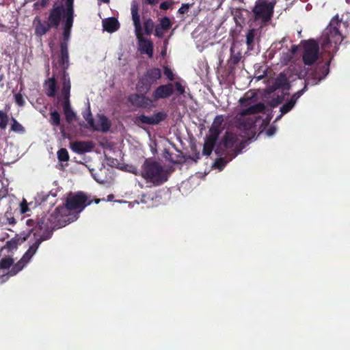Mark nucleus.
Returning <instances> with one entry per match:
<instances>
[{
	"mask_svg": "<svg viewBox=\"0 0 350 350\" xmlns=\"http://www.w3.org/2000/svg\"><path fill=\"white\" fill-rule=\"evenodd\" d=\"M108 198H109V199H111V198H113V196H112V195H111V196H108Z\"/></svg>",
	"mask_w": 350,
	"mask_h": 350,
	"instance_id": "60",
	"label": "nucleus"
},
{
	"mask_svg": "<svg viewBox=\"0 0 350 350\" xmlns=\"http://www.w3.org/2000/svg\"><path fill=\"white\" fill-rule=\"evenodd\" d=\"M70 148L73 152L77 154H84L90 152L93 148L91 142H74L71 143Z\"/></svg>",
	"mask_w": 350,
	"mask_h": 350,
	"instance_id": "20",
	"label": "nucleus"
},
{
	"mask_svg": "<svg viewBox=\"0 0 350 350\" xmlns=\"http://www.w3.org/2000/svg\"><path fill=\"white\" fill-rule=\"evenodd\" d=\"M163 74L170 81H174V75L171 68H169L167 66H165L163 67Z\"/></svg>",
	"mask_w": 350,
	"mask_h": 350,
	"instance_id": "37",
	"label": "nucleus"
},
{
	"mask_svg": "<svg viewBox=\"0 0 350 350\" xmlns=\"http://www.w3.org/2000/svg\"><path fill=\"white\" fill-rule=\"evenodd\" d=\"M62 20H63V42L67 43L70 38L71 29L74 23V8H72L70 2H68V8H64V5L55 4L49 12L47 20H42L40 17L36 16L33 21L35 35L42 37L51 29H57Z\"/></svg>",
	"mask_w": 350,
	"mask_h": 350,
	"instance_id": "1",
	"label": "nucleus"
},
{
	"mask_svg": "<svg viewBox=\"0 0 350 350\" xmlns=\"http://www.w3.org/2000/svg\"><path fill=\"white\" fill-rule=\"evenodd\" d=\"M42 242V241L38 238L36 239L32 245L29 246L21 260L12 266V269L7 272V274L9 275V276H13L21 271L36 253Z\"/></svg>",
	"mask_w": 350,
	"mask_h": 350,
	"instance_id": "12",
	"label": "nucleus"
},
{
	"mask_svg": "<svg viewBox=\"0 0 350 350\" xmlns=\"http://www.w3.org/2000/svg\"><path fill=\"white\" fill-rule=\"evenodd\" d=\"M303 44L302 60L305 65H312L319 58V44L314 39L304 40Z\"/></svg>",
	"mask_w": 350,
	"mask_h": 350,
	"instance_id": "10",
	"label": "nucleus"
},
{
	"mask_svg": "<svg viewBox=\"0 0 350 350\" xmlns=\"http://www.w3.org/2000/svg\"><path fill=\"white\" fill-rule=\"evenodd\" d=\"M62 108L65 114L66 120L68 123L72 122L76 118V113L72 109L70 103L68 101L62 102Z\"/></svg>",
	"mask_w": 350,
	"mask_h": 350,
	"instance_id": "24",
	"label": "nucleus"
},
{
	"mask_svg": "<svg viewBox=\"0 0 350 350\" xmlns=\"http://www.w3.org/2000/svg\"><path fill=\"white\" fill-rule=\"evenodd\" d=\"M218 158L215 159L214 163H213L212 167L215 169H218L219 171H221L227 163L231 161L232 159L229 158V155H217Z\"/></svg>",
	"mask_w": 350,
	"mask_h": 350,
	"instance_id": "25",
	"label": "nucleus"
},
{
	"mask_svg": "<svg viewBox=\"0 0 350 350\" xmlns=\"http://www.w3.org/2000/svg\"><path fill=\"white\" fill-rule=\"evenodd\" d=\"M263 77H264V75L258 76V77H256V80L259 81V80L262 79Z\"/></svg>",
	"mask_w": 350,
	"mask_h": 350,
	"instance_id": "55",
	"label": "nucleus"
},
{
	"mask_svg": "<svg viewBox=\"0 0 350 350\" xmlns=\"http://www.w3.org/2000/svg\"><path fill=\"white\" fill-rule=\"evenodd\" d=\"M68 2L71 3L72 8H74V0H66L65 5H64V8H68Z\"/></svg>",
	"mask_w": 350,
	"mask_h": 350,
	"instance_id": "52",
	"label": "nucleus"
},
{
	"mask_svg": "<svg viewBox=\"0 0 350 350\" xmlns=\"http://www.w3.org/2000/svg\"><path fill=\"white\" fill-rule=\"evenodd\" d=\"M100 200V199H95V200H94V202H95L96 204H98V203H99Z\"/></svg>",
	"mask_w": 350,
	"mask_h": 350,
	"instance_id": "57",
	"label": "nucleus"
},
{
	"mask_svg": "<svg viewBox=\"0 0 350 350\" xmlns=\"http://www.w3.org/2000/svg\"><path fill=\"white\" fill-rule=\"evenodd\" d=\"M72 209L65 204L57 206L53 213L48 216L39 219L36 228L43 230V233L38 238L42 241L49 239L53 233V230L65 226L77 219L75 215L71 217L70 212Z\"/></svg>",
	"mask_w": 350,
	"mask_h": 350,
	"instance_id": "3",
	"label": "nucleus"
},
{
	"mask_svg": "<svg viewBox=\"0 0 350 350\" xmlns=\"http://www.w3.org/2000/svg\"><path fill=\"white\" fill-rule=\"evenodd\" d=\"M158 2L159 0H145V3L150 5H154L158 3Z\"/></svg>",
	"mask_w": 350,
	"mask_h": 350,
	"instance_id": "51",
	"label": "nucleus"
},
{
	"mask_svg": "<svg viewBox=\"0 0 350 350\" xmlns=\"http://www.w3.org/2000/svg\"><path fill=\"white\" fill-rule=\"evenodd\" d=\"M249 98V96H245L244 97H242V100H241V102H242V104H243L245 101H247Z\"/></svg>",
	"mask_w": 350,
	"mask_h": 350,
	"instance_id": "54",
	"label": "nucleus"
},
{
	"mask_svg": "<svg viewBox=\"0 0 350 350\" xmlns=\"http://www.w3.org/2000/svg\"><path fill=\"white\" fill-rule=\"evenodd\" d=\"M108 198H109V199H111V198H113V196H112V195H111V196H108Z\"/></svg>",
	"mask_w": 350,
	"mask_h": 350,
	"instance_id": "59",
	"label": "nucleus"
},
{
	"mask_svg": "<svg viewBox=\"0 0 350 350\" xmlns=\"http://www.w3.org/2000/svg\"><path fill=\"white\" fill-rule=\"evenodd\" d=\"M133 173L141 176L154 186H160L167 180L163 167L152 158L146 159L140 171L136 170Z\"/></svg>",
	"mask_w": 350,
	"mask_h": 350,
	"instance_id": "6",
	"label": "nucleus"
},
{
	"mask_svg": "<svg viewBox=\"0 0 350 350\" xmlns=\"http://www.w3.org/2000/svg\"><path fill=\"white\" fill-rule=\"evenodd\" d=\"M13 264V259L10 257H6L0 260V277L3 278L8 275L6 270L9 269Z\"/></svg>",
	"mask_w": 350,
	"mask_h": 350,
	"instance_id": "27",
	"label": "nucleus"
},
{
	"mask_svg": "<svg viewBox=\"0 0 350 350\" xmlns=\"http://www.w3.org/2000/svg\"><path fill=\"white\" fill-rule=\"evenodd\" d=\"M143 51L151 57L153 53L152 43L150 41H148L147 43L144 45V47L143 48Z\"/></svg>",
	"mask_w": 350,
	"mask_h": 350,
	"instance_id": "36",
	"label": "nucleus"
},
{
	"mask_svg": "<svg viewBox=\"0 0 350 350\" xmlns=\"http://www.w3.org/2000/svg\"><path fill=\"white\" fill-rule=\"evenodd\" d=\"M49 0H41L40 1L36 2L34 3L35 8H39L38 6L43 8L48 5Z\"/></svg>",
	"mask_w": 350,
	"mask_h": 350,
	"instance_id": "46",
	"label": "nucleus"
},
{
	"mask_svg": "<svg viewBox=\"0 0 350 350\" xmlns=\"http://www.w3.org/2000/svg\"><path fill=\"white\" fill-rule=\"evenodd\" d=\"M60 55L58 59V64L64 70L63 73L66 72L69 66V55L68 51V44L65 42L60 43Z\"/></svg>",
	"mask_w": 350,
	"mask_h": 350,
	"instance_id": "18",
	"label": "nucleus"
},
{
	"mask_svg": "<svg viewBox=\"0 0 350 350\" xmlns=\"http://www.w3.org/2000/svg\"><path fill=\"white\" fill-rule=\"evenodd\" d=\"M167 117V113L165 111H158L152 116H147L144 114L138 116L136 118V123H140L148 125H157L164 121Z\"/></svg>",
	"mask_w": 350,
	"mask_h": 350,
	"instance_id": "15",
	"label": "nucleus"
},
{
	"mask_svg": "<svg viewBox=\"0 0 350 350\" xmlns=\"http://www.w3.org/2000/svg\"><path fill=\"white\" fill-rule=\"evenodd\" d=\"M57 155L59 161H68L69 160V154L66 148H60L57 151Z\"/></svg>",
	"mask_w": 350,
	"mask_h": 350,
	"instance_id": "35",
	"label": "nucleus"
},
{
	"mask_svg": "<svg viewBox=\"0 0 350 350\" xmlns=\"http://www.w3.org/2000/svg\"><path fill=\"white\" fill-rule=\"evenodd\" d=\"M236 48L237 43L234 42L230 48L231 57L229 60L230 67L231 68L241 60V52L239 51H236Z\"/></svg>",
	"mask_w": 350,
	"mask_h": 350,
	"instance_id": "26",
	"label": "nucleus"
},
{
	"mask_svg": "<svg viewBox=\"0 0 350 350\" xmlns=\"http://www.w3.org/2000/svg\"><path fill=\"white\" fill-rule=\"evenodd\" d=\"M92 202V200H88V196L83 191L70 193L66 200V205L72 211H75L77 214L87 206L90 205Z\"/></svg>",
	"mask_w": 350,
	"mask_h": 350,
	"instance_id": "11",
	"label": "nucleus"
},
{
	"mask_svg": "<svg viewBox=\"0 0 350 350\" xmlns=\"http://www.w3.org/2000/svg\"><path fill=\"white\" fill-rule=\"evenodd\" d=\"M111 127V122L104 115L99 116L98 122L97 124H94L92 127L93 131H101L107 132Z\"/></svg>",
	"mask_w": 350,
	"mask_h": 350,
	"instance_id": "23",
	"label": "nucleus"
},
{
	"mask_svg": "<svg viewBox=\"0 0 350 350\" xmlns=\"http://www.w3.org/2000/svg\"><path fill=\"white\" fill-rule=\"evenodd\" d=\"M329 64L330 60L323 64H318L317 65L315 69L309 74L307 79H306V83L304 88L293 94L290 100L281 107L280 111L282 114H286L293 108L297 100L307 90V85H317L321 80L325 78V77L329 72Z\"/></svg>",
	"mask_w": 350,
	"mask_h": 350,
	"instance_id": "4",
	"label": "nucleus"
},
{
	"mask_svg": "<svg viewBox=\"0 0 350 350\" xmlns=\"http://www.w3.org/2000/svg\"><path fill=\"white\" fill-rule=\"evenodd\" d=\"M196 159L195 160L196 161L200 159V154L199 153L198 154L196 155Z\"/></svg>",
	"mask_w": 350,
	"mask_h": 350,
	"instance_id": "58",
	"label": "nucleus"
},
{
	"mask_svg": "<svg viewBox=\"0 0 350 350\" xmlns=\"http://www.w3.org/2000/svg\"><path fill=\"white\" fill-rule=\"evenodd\" d=\"M145 94H131L129 96L128 100L131 105L137 108L150 109L154 107L153 99L146 96Z\"/></svg>",
	"mask_w": 350,
	"mask_h": 350,
	"instance_id": "14",
	"label": "nucleus"
},
{
	"mask_svg": "<svg viewBox=\"0 0 350 350\" xmlns=\"http://www.w3.org/2000/svg\"><path fill=\"white\" fill-rule=\"evenodd\" d=\"M297 51H298V46L294 44L291 46V49L288 51H289V54H291L294 57L295 53L297 52Z\"/></svg>",
	"mask_w": 350,
	"mask_h": 350,
	"instance_id": "48",
	"label": "nucleus"
},
{
	"mask_svg": "<svg viewBox=\"0 0 350 350\" xmlns=\"http://www.w3.org/2000/svg\"><path fill=\"white\" fill-rule=\"evenodd\" d=\"M190 5L188 3L183 4L182 6L178 9V13L184 14L188 12Z\"/></svg>",
	"mask_w": 350,
	"mask_h": 350,
	"instance_id": "47",
	"label": "nucleus"
},
{
	"mask_svg": "<svg viewBox=\"0 0 350 350\" xmlns=\"http://www.w3.org/2000/svg\"><path fill=\"white\" fill-rule=\"evenodd\" d=\"M283 98L282 96H277L271 100L270 104L272 107H275L282 102Z\"/></svg>",
	"mask_w": 350,
	"mask_h": 350,
	"instance_id": "44",
	"label": "nucleus"
},
{
	"mask_svg": "<svg viewBox=\"0 0 350 350\" xmlns=\"http://www.w3.org/2000/svg\"><path fill=\"white\" fill-rule=\"evenodd\" d=\"M165 31V30H163V29H161L159 25H157L155 27L154 35H155L156 37L161 38L164 36V31Z\"/></svg>",
	"mask_w": 350,
	"mask_h": 350,
	"instance_id": "45",
	"label": "nucleus"
},
{
	"mask_svg": "<svg viewBox=\"0 0 350 350\" xmlns=\"http://www.w3.org/2000/svg\"><path fill=\"white\" fill-rule=\"evenodd\" d=\"M274 3L267 0H257L252 12L256 20H262L268 22L273 13Z\"/></svg>",
	"mask_w": 350,
	"mask_h": 350,
	"instance_id": "13",
	"label": "nucleus"
},
{
	"mask_svg": "<svg viewBox=\"0 0 350 350\" xmlns=\"http://www.w3.org/2000/svg\"><path fill=\"white\" fill-rule=\"evenodd\" d=\"M275 132V129L273 128V127H270L267 129V134L269 135V136H271L272 135H273Z\"/></svg>",
	"mask_w": 350,
	"mask_h": 350,
	"instance_id": "50",
	"label": "nucleus"
},
{
	"mask_svg": "<svg viewBox=\"0 0 350 350\" xmlns=\"http://www.w3.org/2000/svg\"><path fill=\"white\" fill-rule=\"evenodd\" d=\"M161 78V70L159 68L148 69L139 79L136 84V89L139 93L148 92L152 85L156 84Z\"/></svg>",
	"mask_w": 350,
	"mask_h": 350,
	"instance_id": "9",
	"label": "nucleus"
},
{
	"mask_svg": "<svg viewBox=\"0 0 350 350\" xmlns=\"http://www.w3.org/2000/svg\"><path fill=\"white\" fill-rule=\"evenodd\" d=\"M49 122L52 126H58L60 124L61 118L60 115L57 111H51L50 113Z\"/></svg>",
	"mask_w": 350,
	"mask_h": 350,
	"instance_id": "33",
	"label": "nucleus"
},
{
	"mask_svg": "<svg viewBox=\"0 0 350 350\" xmlns=\"http://www.w3.org/2000/svg\"><path fill=\"white\" fill-rule=\"evenodd\" d=\"M172 22L167 16H163L159 19V26L163 30L167 31L172 27Z\"/></svg>",
	"mask_w": 350,
	"mask_h": 350,
	"instance_id": "34",
	"label": "nucleus"
},
{
	"mask_svg": "<svg viewBox=\"0 0 350 350\" xmlns=\"http://www.w3.org/2000/svg\"><path fill=\"white\" fill-rule=\"evenodd\" d=\"M15 103L20 107L25 105V100L21 94L18 93L14 95Z\"/></svg>",
	"mask_w": 350,
	"mask_h": 350,
	"instance_id": "39",
	"label": "nucleus"
},
{
	"mask_svg": "<svg viewBox=\"0 0 350 350\" xmlns=\"http://www.w3.org/2000/svg\"><path fill=\"white\" fill-rule=\"evenodd\" d=\"M6 219L7 222L10 225H14L16 223V221L14 217H7Z\"/></svg>",
	"mask_w": 350,
	"mask_h": 350,
	"instance_id": "49",
	"label": "nucleus"
},
{
	"mask_svg": "<svg viewBox=\"0 0 350 350\" xmlns=\"http://www.w3.org/2000/svg\"><path fill=\"white\" fill-rule=\"evenodd\" d=\"M285 84H287L286 79L278 77L275 83V89L283 87Z\"/></svg>",
	"mask_w": 350,
	"mask_h": 350,
	"instance_id": "42",
	"label": "nucleus"
},
{
	"mask_svg": "<svg viewBox=\"0 0 350 350\" xmlns=\"http://www.w3.org/2000/svg\"><path fill=\"white\" fill-rule=\"evenodd\" d=\"M103 27L104 30L109 33H113L120 28V23L115 17H110L103 21Z\"/></svg>",
	"mask_w": 350,
	"mask_h": 350,
	"instance_id": "22",
	"label": "nucleus"
},
{
	"mask_svg": "<svg viewBox=\"0 0 350 350\" xmlns=\"http://www.w3.org/2000/svg\"><path fill=\"white\" fill-rule=\"evenodd\" d=\"M29 211L28 204L25 199H23L20 204V211L22 214H25Z\"/></svg>",
	"mask_w": 350,
	"mask_h": 350,
	"instance_id": "41",
	"label": "nucleus"
},
{
	"mask_svg": "<svg viewBox=\"0 0 350 350\" xmlns=\"http://www.w3.org/2000/svg\"><path fill=\"white\" fill-rule=\"evenodd\" d=\"M228 130L214 148L217 155H229L233 159L241 152V109L237 108L227 118Z\"/></svg>",
	"mask_w": 350,
	"mask_h": 350,
	"instance_id": "2",
	"label": "nucleus"
},
{
	"mask_svg": "<svg viewBox=\"0 0 350 350\" xmlns=\"http://www.w3.org/2000/svg\"><path fill=\"white\" fill-rule=\"evenodd\" d=\"M173 5L172 1H165L160 3L159 8L161 10H167L171 8Z\"/></svg>",
	"mask_w": 350,
	"mask_h": 350,
	"instance_id": "43",
	"label": "nucleus"
},
{
	"mask_svg": "<svg viewBox=\"0 0 350 350\" xmlns=\"http://www.w3.org/2000/svg\"><path fill=\"white\" fill-rule=\"evenodd\" d=\"M256 30L254 29H250L246 35V44L248 50H252L254 42Z\"/></svg>",
	"mask_w": 350,
	"mask_h": 350,
	"instance_id": "30",
	"label": "nucleus"
},
{
	"mask_svg": "<svg viewBox=\"0 0 350 350\" xmlns=\"http://www.w3.org/2000/svg\"><path fill=\"white\" fill-rule=\"evenodd\" d=\"M154 27V23L150 18H148L146 20H145L144 23V29L145 34L150 36L152 33Z\"/></svg>",
	"mask_w": 350,
	"mask_h": 350,
	"instance_id": "31",
	"label": "nucleus"
},
{
	"mask_svg": "<svg viewBox=\"0 0 350 350\" xmlns=\"http://www.w3.org/2000/svg\"><path fill=\"white\" fill-rule=\"evenodd\" d=\"M224 121L222 115L216 116L209 129V134L205 138L203 146L202 154L210 156L217 142L219 136L221 133V125Z\"/></svg>",
	"mask_w": 350,
	"mask_h": 350,
	"instance_id": "8",
	"label": "nucleus"
},
{
	"mask_svg": "<svg viewBox=\"0 0 350 350\" xmlns=\"http://www.w3.org/2000/svg\"><path fill=\"white\" fill-rule=\"evenodd\" d=\"M342 21L336 15L330 21L329 25L324 29L319 43L323 51L327 53L336 51L338 46L342 42L343 36L340 30Z\"/></svg>",
	"mask_w": 350,
	"mask_h": 350,
	"instance_id": "5",
	"label": "nucleus"
},
{
	"mask_svg": "<svg viewBox=\"0 0 350 350\" xmlns=\"http://www.w3.org/2000/svg\"><path fill=\"white\" fill-rule=\"evenodd\" d=\"M132 21L133 23L136 37L140 40L142 38V27L139 14V4L136 1H133L131 6Z\"/></svg>",
	"mask_w": 350,
	"mask_h": 350,
	"instance_id": "17",
	"label": "nucleus"
},
{
	"mask_svg": "<svg viewBox=\"0 0 350 350\" xmlns=\"http://www.w3.org/2000/svg\"><path fill=\"white\" fill-rule=\"evenodd\" d=\"M174 94V85L172 83L160 85L152 94L153 101L170 98Z\"/></svg>",
	"mask_w": 350,
	"mask_h": 350,
	"instance_id": "16",
	"label": "nucleus"
},
{
	"mask_svg": "<svg viewBox=\"0 0 350 350\" xmlns=\"http://www.w3.org/2000/svg\"><path fill=\"white\" fill-rule=\"evenodd\" d=\"M9 116L7 112L0 109V131H5L9 123Z\"/></svg>",
	"mask_w": 350,
	"mask_h": 350,
	"instance_id": "29",
	"label": "nucleus"
},
{
	"mask_svg": "<svg viewBox=\"0 0 350 350\" xmlns=\"http://www.w3.org/2000/svg\"><path fill=\"white\" fill-rule=\"evenodd\" d=\"M174 90L179 94H183L185 93V88L182 85V84L176 81L174 84Z\"/></svg>",
	"mask_w": 350,
	"mask_h": 350,
	"instance_id": "40",
	"label": "nucleus"
},
{
	"mask_svg": "<svg viewBox=\"0 0 350 350\" xmlns=\"http://www.w3.org/2000/svg\"><path fill=\"white\" fill-rule=\"evenodd\" d=\"M146 198H147V194H143L142 196V199H141L142 202L146 203L147 202V200L146 199Z\"/></svg>",
	"mask_w": 350,
	"mask_h": 350,
	"instance_id": "53",
	"label": "nucleus"
},
{
	"mask_svg": "<svg viewBox=\"0 0 350 350\" xmlns=\"http://www.w3.org/2000/svg\"><path fill=\"white\" fill-rule=\"evenodd\" d=\"M44 86L45 88V94L47 96L51 98L55 96L57 90V86L55 77H52L48 79L45 81Z\"/></svg>",
	"mask_w": 350,
	"mask_h": 350,
	"instance_id": "21",
	"label": "nucleus"
},
{
	"mask_svg": "<svg viewBox=\"0 0 350 350\" xmlns=\"http://www.w3.org/2000/svg\"><path fill=\"white\" fill-rule=\"evenodd\" d=\"M83 118L87 121L88 126H87L88 129H92V127L94 126V120L92 118V115L90 108H88L83 113Z\"/></svg>",
	"mask_w": 350,
	"mask_h": 350,
	"instance_id": "32",
	"label": "nucleus"
},
{
	"mask_svg": "<svg viewBox=\"0 0 350 350\" xmlns=\"http://www.w3.org/2000/svg\"><path fill=\"white\" fill-rule=\"evenodd\" d=\"M10 130L19 134H24L25 133V127L14 118L11 119Z\"/></svg>",
	"mask_w": 350,
	"mask_h": 350,
	"instance_id": "28",
	"label": "nucleus"
},
{
	"mask_svg": "<svg viewBox=\"0 0 350 350\" xmlns=\"http://www.w3.org/2000/svg\"><path fill=\"white\" fill-rule=\"evenodd\" d=\"M293 57H294L291 54H289V51H288L286 53H282L281 60L282 63L287 64L293 59Z\"/></svg>",
	"mask_w": 350,
	"mask_h": 350,
	"instance_id": "38",
	"label": "nucleus"
},
{
	"mask_svg": "<svg viewBox=\"0 0 350 350\" xmlns=\"http://www.w3.org/2000/svg\"><path fill=\"white\" fill-rule=\"evenodd\" d=\"M234 19H235V21H236V23H237V25H239L240 24L239 23V21H238V20H237V16H234Z\"/></svg>",
	"mask_w": 350,
	"mask_h": 350,
	"instance_id": "56",
	"label": "nucleus"
},
{
	"mask_svg": "<svg viewBox=\"0 0 350 350\" xmlns=\"http://www.w3.org/2000/svg\"><path fill=\"white\" fill-rule=\"evenodd\" d=\"M265 110V105L262 103H258L246 109H242V150L249 142L256 137V120L252 118H246L245 116L261 113Z\"/></svg>",
	"mask_w": 350,
	"mask_h": 350,
	"instance_id": "7",
	"label": "nucleus"
},
{
	"mask_svg": "<svg viewBox=\"0 0 350 350\" xmlns=\"http://www.w3.org/2000/svg\"><path fill=\"white\" fill-rule=\"evenodd\" d=\"M71 83L68 74L64 72L62 75V88L61 90V98L63 102L70 103Z\"/></svg>",
	"mask_w": 350,
	"mask_h": 350,
	"instance_id": "19",
	"label": "nucleus"
}]
</instances>
